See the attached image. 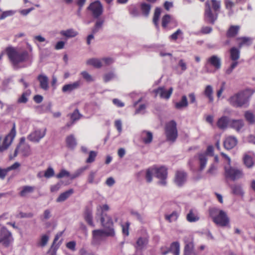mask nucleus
Listing matches in <instances>:
<instances>
[{"mask_svg": "<svg viewBox=\"0 0 255 255\" xmlns=\"http://www.w3.org/2000/svg\"><path fill=\"white\" fill-rule=\"evenodd\" d=\"M210 215L214 222L221 227H227L229 224V219L226 213L218 209H213L210 211Z\"/></svg>", "mask_w": 255, "mask_h": 255, "instance_id": "obj_3", "label": "nucleus"}, {"mask_svg": "<svg viewBox=\"0 0 255 255\" xmlns=\"http://www.w3.org/2000/svg\"><path fill=\"white\" fill-rule=\"evenodd\" d=\"M238 143V139L233 136H229L226 138L224 142V145L227 149L234 148Z\"/></svg>", "mask_w": 255, "mask_h": 255, "instance_id": "obj_19", "label": "nucleus"}, {"mask_svg": "<svg viewBox=\"0 0 255 255\" xmlns=\"http://www.w3.org/2000/svg\"><path fill=\"white\" fill-rule=\"evenodd\" d=\"M88 8L92 11L95 18H98L103 13V6L99 1L92 3Z\"/></svg>", "mask_w": 255, "mask_h": 255, "instance_id": "obj_13", "label": "nucleus"}, {"mask_svg": "<svg viewBox=\"0 0 255 255\" xmlns=\"http://www.w3.org/2000/svg\"><path fill=\"white\" fill-rule=\"evenodd\" d=\"M151 5L149 4L143 3L141 4V9L145 16H147L150 12Z\"/></svg>", "mask_w": 255, "mask_h": 255, "instance_id": "obj_43", "label": "nucleus"}, {"mask_svg": "<svg viewBox=\"0 0 255 255\" xmlns=\"http://www.w3.org/2000/svg\"><path fill=\"white\" fill-rule=\"evenodd\" d=\"M100 222L102 229L106 232L107 236L114 237L115 236V231L114 228V222L112 217L107 214H103L100 217Z\"/></svg>", "mask_w": 255, "mask_h": 255, "instance_id": "obj_4", "label": "nucleus"}, {"mask_svg": "<svg viewBox=\"0 0 255 255\" xmlns=\"http://www.w3.org/2000/svg\"><path fill=\"white\" fill-rule=\"evenodd\" d=\"M185 246L184 248V255H191V243L190 242H188L185 240L184 241Z\"/></svg>", "mask_w": 255, "mask_h": 255, "instance_id": "obj_49", "label": "nucleus"}, {"mask_svg": "<svg viewBox=\"0 0 255 255\" xmlns=\"http://www.w3.org/2000/svg\"><path fill=\"white\" fill-rule=\"evenodd\" d=\"M170 16L169 15L166 14L163 16L162 19V25L164 27H166L167 24L170 21Z\"/></svg>", "mask_w": 255, "mask_h": 255, "instance_id": "obj_62", "label": "nucleus"}, {"mask_svg": "<svg viewBox=\"0 0 255 255\" xmlns=\"http://www.w3.org/2000/svg\"><path fill=\"white\" fill-rule=\"evenodd\" d=\"M87 64L92 65L95 68H100L103 66L101 59L91 58L88 59L86 62Z\"/></svg>", "mask_w": 255, "mask_h": 255, "instance_id": "obj_30", "label": "nucleus"}, {"mask_svg": "<svg viewBox=\"0 0 255 255\" xmlns=\"http://www.w3.org/2000/svg\"><path fill=\"white\" fill-rule=\"evenodd\" d=\"M5 51L9 59L13 64L22 62L28 58V54L26 50L9 47H7Z\"/></svg>", "mask_w": 255, "mask_h": 255, "instance_id": "obj_2", "label": "nucleus"}, {"mask_svg": "<svg viewBox=\"0 0 255 255\" xmlns=\"http://www.w3.org/2000/svg\"><path fill=\"white\" fill-rule=\"evenodd\" d=\"M141 137L143 142L145 144L151 142L153 138L152 133L148 131H143L141 133Z\"/></svg>", "mask_w": 255, "mask_h": 255, "instance_id": "obj_28", "label": "nucleus"}, {"mask_svg": "<svg viewBox=\"0 0 255 255\" xmlns=\"http://www.w3.org/2000/svg\"><path fill=\"white\" fill-rule=\"evenodd\" d=\"M104 237H107V234L102 229L93 230L92 231V244L95 246L100 245Z\"/></svg>", "mask_w": 255, "mask_h": 255, "instance_id": "obj_12", "label": "nucleus"}, {"mask_svg": "<svg viewBox=\"0 0 255 255\" xmlns=\"http://www.w3.org/2000/svg\"><path fill=\"white\" fill-rule=\"evenodd\" d=\"M148 243L146 238L139 237L137 239L134 248L136 251H141L145 249Z\"/></svg>", "mask_w": 255, "mask_h": 255, "instance_id": "obj_22", "label": "nucleus"}, {"mask_svg": "<svg viewBox=\"0 0 255 255\" xmlns=\"http://www.w3.org/2000/svg\"><path fill=\"white\" fill-rule=\"evenodd\" d=\"M15 13V11L12 10L3 11L0 16V19H3L7 16H11Z\"/></svg>", "mask_w": 255, "mask_h": 255, "instance_id": "obj_53", "label": "nucleus"}, {"mask_svg": "<svg viewBox=\"0 0 255 255\" xmlns=\"http://www.w3.org/2000/svg\"><path fill=\"white\" fill-rule=\"evenodd\" d=\"M230 127L237 132H241L244 128L245 124L242 119L232 120L230 123Z\"/></svg>", "mask_w": 255, "mask_h": 255, "instance_id": "obj_18", "label": "nucleus"}, {"mask_svg": "<svg viewBox=\"0 0 255 255\" xmlns=\"http://www.w3.org/2000/svg\"><path fill=\"white\" fill-rule=\"evenodd\" d=\"M54 174V171L53 169L49 167L47 168V169L45 171L44 176L45 177L47 178H50L52 177Z\"/></svg>", "mask_w": 255, "mask_h": 255, "instance_id": "obj_57", "label": "nucleus"}, {"mask_svg": "<svg viewBox=\"0 0 255 255\" xmlns=\"http://www.w3.org/2000/svg\"><path fill=\"white\" fill-rule=\"evenodd\" d=\"M130 225V223L128 222H127L125 225H123L122 226V232L124 234H125L126 236H128L129 235V227Z\"/></svg>", "mask_w": 255, "mask_h": 255, "instance_id": "obj_60", "label": "nucleus"}, {"mask_svg": "<svg viewBox=\"0 0 255 255\" xmlns=\"http://www.w3.org/2000/svg\"><path fill=\"white\" fill-rule=\"evenodd\" d=\"M115 74L114 72H110L105 74L103 76L104 81L105 82H108L109 81L113 79L115 77Z\"/></svg>", "mask_w": 255, "mask_h": 255, "instance_id": "obj_55", "label": "nucleus"}, {"mask_svg": "<svg viewBox=\"0 0 255 255\" xmlns=\"http://www.w3.org/2000/svg\"><path fill=\"white\" fill-rule=\"evenodd\" d=\"M165 133L167 141L173 142L176 139L178 136V132L176 128V123L174 121H171L166 124L165 126Z\"/></svg>", "mask_w": 255, "mask_h": 255, "instance_id": "obj_7", "label": "nucleus"}, {"mask_svg": "<svg viewBox=\"0 0 255 255\" xmlns=\"http://www.w3.org/2000/svg\"><path fill=\"white\" fill-rule=\"evenodd\" d=\"M173 88L170 87L168 90L165 89L164 87H160L153 90L155 96L159 95L160 98L168 100L170 98L172 92Z\"/></svg>", "mask_w": 255, "mask_h": 255, "instance_id": "obj_14", "label": "nucleus"}, {"mask_svg": "<svg viewBox=\"0 0 255 255\" xmlns=\"http://www.w3.org/2000/svg\"><path fill=\"white\" fill-rule=\"evenodd\" d=\"M81 116V115L79 113V111L77 109H76L71 115V119L73 121V122H74L75 121L79 120Z\"/></svg>", "mask_w": 255, "mask_h": 255, "instance_id": "obj_56", "label": "nucleus"}, {"mask_svg": "<svg viewBox=\"0 0 255 255\" xmlns=\"http://www.w3.org/2000/svg\"><path fill=\"white\" fill-rule=\"evenodd\" d=\"M97 155V153L94 151H91L89 152V157L86 160L87 163H92L94 161L95 157Z\"/></svg>", "mask_w": 255, "mask_h": 255, "instance_id": "obj_51", "label": "nucleus"}, {"mask_svg": "<svg viewBox=\"0 0 255 255\" xmlns=\"http://www.w3.org/2000/svg\"><path fill=\"white\" fill-rule=\"evenodd\" d=\"M60 34L69 38L75 37L78 35V33L73 29L71 28L66 30H62L60 32Z\"/></svg>", "mask_w": 255, "mask_h": 255, "instance_id": "obj_32", "label": "nucleus"}, {"mask_svg": "<svg viewBox=\"0 0 255 255\" xmlns=\"http://www.w3.org/2000/svg\"><path fill=\"white\" fill-rule=\"evenodd\" d=\"M83 78L88 82H92L94 81V78L87 71H84L81 73Z\"/></svg>", "mask_w": 255, "mask_h": 255, "instance_id": "obj_47", "label": "nucleus"}, {"mask_svg": "<svg viewBox=\"0 0 255 255\" xmlns=\"http://www.w3.org/2000/svg\"><path fill=\"white\" fill-rule=\"evenodd\" d=\"M206 7L205 12V18L209 22L214 23L217 19V14L216 12H212L209 1L206 2Z\"/></svg>", "mask_w": 255, "mask_h": 255, "instance_id": "obj_17", "label": "nucleus"}, {"mask_svg": "<svg viewBox=\"0 0 255 255\" xmlns=\"http://www.w3.org/2000/svg\"><path fill=\"white\" fill-rule=\"evenodd\" d=\"M105 20L103 19L98 18L95 22L94 27L92 28V33L95 34L102 29Z\"/></svg>", "mask_w": 255, "mask_h": 255, "instance_id": "obj_34", "label": "nucleus"}, {"mask_svg": "<svg viewBox=\"0 0 255 255\" xmlns=\"http://www.w3.org/2000/svg\"><path fill=\"white\" fill-rule=\"evenodd\" d=\"M110 209V207L107 204H104L103 205H99L97 207V216H99L100 217L102 216L103 214H105V211H108Z\"/></svg>", "mask_w": 255, "mask_h": 255, "instance_id": "obj_38", "label": "nucleus"}, {"mask_svg": "<svg viewBox=\"0 0 255 255\" xmlns=\"http://www.w3.org/2000/svg\"><path fill=\"white\" fill-rule=\"evenodd\" d=\"M71 175V174H70L69 172L63 169H62L58 174H57L56 177L58 178H62L64 177H69L70 178Z\"/></svg>", "mask_w": 255, "mask_h": 255, "instance_id": "obj_52", "label": "nucleus"}, {"mask_svg": "<svg viewBox=\"0 0 255 255\" xmlns=\"http://www.w3.org/2000/svg\"><path fill=\"white\" fill-rule=\"evenodd\" d=\"M101 60L103 66L110 65L114 62L113 59L110 57L103 58Z\"/></svg>", "mask_w": 255, "mask_h": 255, "instance_id": "obj_58", "label": "nucleus"}, {"mask_svg": "<svg viewBox=\"0 0 255 255\" xmlns=\"http://www.w3.org/2000/svg\"><path fill=\"white\" fill-rule=\"evenodd\" d=\"M204 93L205 96L208 99L209 102L212 103L214 101L213 89L212 86L211 85L206 86Z\"/></svg>", "mask_w": 255, "mask_h": 255, "instance_id": "obj_29", "label": "nucleus"}, {"mask_svg": "<svg viewBox=\"0 0 255 255\" xmlns=\"http://www.w3.org/2000/svg\"><path fill=\"white\" fill-rule=\"evenodd\" d=\"M254 93V91L252 89H244L231 95L228 101L235 108L247 107L249 105L250 99Z\"/></svg>", "mask_w": 255, "mask_h": 255, "instance_id": "obj_1", "label": "nucleus"}, {"mask_svg": "<svg viewBox=\"0 0 255 255\" xmlns=\"http://www.w3.org/2000/svg\"><path fill=\"white\" fill-rule=\"evenodd\" d=\"M239 27L238 26H232L229 29L227 34L229 37L235 36L238 33Z\"/></svg>", "mask_w": 255, "mask_h": 255, "instance_id": "obj_45", "label": "nucleus"}, {"mask_svg": "<svg viewBox=\"0 0 255 255\" xmlns=\"http://www.w3.org/2000/svg\"><path fill=\"white\" fill-rule=\"evenodd\" d=\"M84 218L89 225L93 227H95V224L93 221L92 211L89 209H87L84 213Z\"/></svg>", "mask_w": 255, "mask_h": 255, "instance_id": "obj_25", "label": "nucleus"}, {"mask_svg": "<svg viewBox=\"0 0 255 255\" xmlns=\"http://www.w3.org/2000/svg\"><path fill=\"white\" fill-rule=\"evenodd\" d=\"M207 63L217 70L221 67V58L217 55H212L209 57L207 59Z\"/></svg>", "mask_w": 255, "mask_h": 255, "instance_id": "obj_20", "label": "nucleus"}, {"mask_svg": "<svg viewBox=\"0 0 255 255\" xmlns=\"http://www.w3.org/2000/svg\"><path fill=\"white\" fill-rule=\"evenodd\" d=\"M82 85V81L80 80H77L73 83L64 85L62 88V91L64 93H70L79 89Z\"/></svg>", "mask_w": 255, "mask_h": 255, "instance_id": "obj_15", "label": "nucleus"}, {"mask_svg": "<svg viewBox=\"0 0 255 255\" xmlns=\"http://www.w3.org/2000/svg\"><path fill=\"white\" fill-rule=\"evenodd\" d=\"M230 57L233 61H237L240 58V51L233 47L230 50Z\"/></svg>", "mask_w": 255, "mask_h": 255, "instance_id": "obj_40", "label": "nucleus"}, {"mask_svg": "<svg viewBox=\"0 0 255 255\" xmlns=\"http://www.w3.org/2000/svg\"><path fill=\"white\" fill-rule=\"evenodd\" d=\"M76 242L71 241V242H68L66 244V246L68 249L70 250L71 251H75L76 250Z\"/></svg>", "mask_w": 255, "mask_h": 255, "instance_id": "obj_61", "label": "nucleus"}, {"mask_svg": "<svg viewBox=\"0 0 255 255\" xmlns=\"http://www.w3.org/2000/svg\"><path fill=\"white\" fill-rule=\"evenodd\" d=\"M226 88V83L223 82L219 90L217 91V97L218 99H223L224 96H222L223 92L225 91Z\"/></svg>", "mask_w": 255, "mask_h": 255, "instance_id": "obj_48", "label": "nucleus"}, {"mask_svg": "<svg viewBox=\"0 0 255 255\" xmlns=\"http://www.w3.org/2000/svg\"><path fill=\"white\" fill-rule=\"evenodd\" d=\"M13 241V238L10 232L5 227L0 229V244L4 247H8Z\"/></svg>", "mask_w": 255, "mask_h": 255, "instance_id": "obj_10", "label": "nucleus"}, {"mask_svg": "<svg viewBox=\"0 0 255 255\" xmlns=\"http://www.w3.org/2000/svg\"><path fill=\"white\" fill-rule=\"evenodd\" d=\"M155 176L159 180L158 183L162 186L166 184V178L167 177V168L165 166L154 167L152 168Z\"/></svg>", "mask_w": 255, "mask_h": 255, "instance_id": "obj_9", "label": "nucleus"}, {"mask_svg": "<svg viewBox=\"0 0 255 255\" xmlns=\"http://www.w3.org/2000/svg\"><path fill=\"white\" fill-rule=\"evenodd\" d=\"M97 171H91L87 177V181L89 184H98L99 180L96 179Z\"/></svg>", "mask_w": 255, "mask_h": 255, "instance_id": "obj_35", "label": "nucleus"}, {"mask_svg": "<svg viewBox=\"0 0 255 255\" xmlns=\"http://www.w3.org/2000/svg\"><path fill=\"white\" fill-rule=\"evenodd\" d=\"M243 162L244 165L249 169L252 168L255 164V160L251 155L245 153L243 156Z\"/></svg>", "mask_w": 255, "mask_h": 255, "instance_id": "obj_21", "label": "nucleus"}, {"mask_svg": "<svg viewBox=\"0 0 255 255\" xmlns=\"http://www.w3.org/2000/svg\"><path fill=\"white\" fill-rule=\"evenodd\" d=\"M87 169V166L82 167L77 169L74 173L71 175L70 179H74L78 177Z\"/></svg>", "mask_w": 255, "mask_h": 255, "instance_id": "obj_41", "label": "nucleus"}, {"mask_svg": "<svg viewBox=\"0 0 255 255\" xmlns=\"http://www.w3.org/2000/svg\"><path fill=\"white\" fill-rule=\"evenodd\" d=\"M153 173V172L152 169H148L146 170L145 178H146V180L147 182H151L152 181V175Z\"/></svg>", "mask_w": 255, "mask_h": 255, "instance_id": "obj_59", "label": "nucleus"}, {"mask_svg": "<svg viewBox=\"0 0 255 255\" xmlns=\"http://www.w3.org/2000/svg\"><path fill=\"white\" fill-rule=\"evenodd\" d=\"M240 47L251 43V39L249 38L242 37L238 39Z\"/></svg>", "mask_w": 255, "mask_h": 255, "instance_id": "obj_46", "label": "nucleus"}, {"mask_svg": "<svg viewBox=\"0 0 255 255\" xmlns=\"http://www.w3.org/2000/svg\"><path fill=\"white\" fill-rule=\"evenodd\" d=\"M187 180V174L182 170L177 171L175 173L174 182L179 186L184 184Z\"/></svg>", "mask_w": 255, "mask_h": 255, "instance_id": "obj_16", "label": "nucleus"}, {"mask_svg": "<svg viewBox=\"0 0 255 255\" xmlns=\"http://www.w3.org/2000/svg\"><path fill=\"white\" fill-rule=\"evenodd\" d=\"M74 190L73 189H70L68 190L61 193L59 197L56 199L57 202H62L67 199L73 193Z\"/></svg>", "mask_w": 255, "mask_h": 255, "instance_id": "obj_27", "label": "nucleus"}, {"mask_svg": "<svg viewBox=\"0 0 255 255\" xmlns=\"http://www.w3.org/2000/svg\"><path fill=\"white\" fill-rule=\"evenodd\" d=\"M229 123V118L227 116H222L218 120L217 126L220 129L224 130L228 128Z\"/></svg>", "mask_w": 255, "mask_h": 255, "instance_id": "obj_23", "label": "nucleus"}, {"mask_svg": "<svg viewBox=\"0 0 255 255\" xmlns=\"http://www.w3.org/2000/svg\"><path fill=\"white\" fill-rule=\"evenodd\" d=\"M211 3L215 11L218 10L220 8V2L219 1L211 0Z\"/></svg>", "mask_w": 255, "mask_h": 255, "instance_id": "obj_64", "label": "nucleus"}, {"mask_svg": "<svg viewBox=\"0 0 255 255\" xmlns=\"http://www.w3.org/2000/svg\"><path fill=\"white\" fill-rule=\"evenodd\" d=\"M244 118L246 121L251 125L255 124V115L254 113L251 110H247L244 112Z\"/></svg>", "mask_w": 255, "mask_h": 255, "instance_id": "obj_26", "label": "nucleus"}, {"mask_svg": "<svg viewBox=\"0 0 255 255\" xmlns=\"http://www.w3.org/2000/svg\"><path fill=\"white\" fill-rule=\"evenodd\" d=\"M188 106V101L185 96L182 97L180 101L175 104V108L177 110H182Z\"/></svg>", "mask_w": 255, "mask_h": 255, "instance_id": "obj_33", "label": "nucleus"}, {"mask_svg": "<svg viewBox=\"0 0 255 255\" xmlns=\"http://www.w3.org/2000/svg\"><path fill=\"white\" fill-rule=\"evenodd\" d=\"M224 175L228 179L235 181L244 177V174L242 169L230 166L224 167Z\"/></svg>", "mask_w": 255, "mask_h": 255, "instance_id": "obj_6", "label": "nucleus"}, {"mask_svg": "<svg viewBox=\"0 0 255 255\" xmlns=\"http://www.w3.org/2000/svg\"><path fill=\"white\" fill-rule=\"evenodd\" d=\"M37 79L40 83V87L44 90L48 89V78L43 74H40L37 77Z\"/></svg>", "mask_w": 255, "mask_h": 255, "instance_id": "obj_24", "label": "nucleus"}, {"mask_svg": "<svg viewBox=\"0 0 255 255\" xmlns=\"http://www.w3.org/2000/svg\"><path fill=\"white\" fill-rule=\"evenodd\" d=\"M66 142L67 146L71 149H74L77 145L76 138L73 134H71L66 137Z\"/></svg>", "mask_w": 255, "mask_h": 255, "instance_id": "obj_31", "label": "nucleus"}, {"mask_svg": "<svg viewBox=\"0 0 255 255\" xmlns=\"http://www.w3.org/2000/svg\"><path fill=\"white\" fill-rule=\"evenodd\" d=\"M161 12V10L159 8H156L154 14V17L153 19V21L154 24L157 26V21L158 20L160 14Z\"/></svg>", "mask_w": 255, "mask_h": 255, "instance_id": "obj_50", "label": "nucleus"}, {"mask_svg": "<svg viewBox=\"0 0 255 255\" xmlns=\"http://www.w3.org/2000/svg\"><path fill=\"white\" fill-rule=\"evenodd\" d=\"M182 35V32L180 29H178L169 36V39L172 40H176L180 36Z\"/></svg>", "mask_w": 255, "mask_h": 255, "instance_id": "obj_54", "label": "nucleus"}, {"mask_svg": "<svg viewBox=\"0 0 255 255\" xmlns=\"http://www.w3.org/2000/svg\"><path fill=\"white\" fill-rule=\"evenodd\" d=\"M34 187L30 186H24L22 187L21 191L19 193V195L21 197H25L28 194L32 193L34 191Z\"/></svg>", "mask_w": 255, "mask_h": 255, "instance_id": "obj_36", "label": "nucleus"}, {"mask_svg": "<svg viewBox=\"0 0 255 255\" xmlns=\"http://www.w3.org/2000/svg\"><path fill=\"white\" fill-rule=\"evenodd\" d=\"M170 252L174 255H179L180 245L178 242H174L171 244L170 247Z\"/></svg>", "mask_w": 255, "mask_h": 255, "instance_id": "obj_37", "label": "nucleus"}, {"mask_svg": "<svg viewBox=\"0 0 255 255\" xmlns=\"http://www.w3.org/2000/svg\"><path fill=\"white\" fill-rule=\"evenodd\" d=\"M49 236L47 235H43L41 236L39 241L37 243V246L38 247H41V248H43L44 247H45L48 241H49Z\"/></svg>", "mask_w": 255, "mask_h": 255, "instance_id": "obj_39", "label": "nucleus"}, {"mask_svg": "<svg viewBox=\"0 0 255 255\" xmlns=\"http://www.w3.org/2000/svg\"><path fill=\"white\" fill-rule=\"evenodd\" d=\"M115 126L119 133L122 131V122L121 120H117L115 121Z\"/></svg>", "mask_w": 255, "mask_h": 255, "instance_id": "obj_63", "label": "nucleus"}, {"mask_svg": "<svg viewBox=\"0 0 255 255\" xmlns=\"http://www.w3.org/2000/svg\"><path fill=\"white\" fill-rule=\"evenodd\" d=\"M18 154H21L24 157H28L31 154L30 146L26 142L25 137L24 136L20 138L19 143L14 150L13 156H10V158H14Z\"/></svg>", "mask_w": 255, "mask_h": 255, "instance_id": "obj_5", "label": "nucleus"}, {"mask_svg": "<svg viewBox=\"0 0 255 255\" xmlns=\"http://www.w3.org/2000/svg\"><path fill=\"white\" fill-rule=\"evenodd\" d=\"M178 214L177 212L174 211L171 214L166 215L165 219L169 222H172L176 221L178 218Z\"/></svg>", "mask_w": 255, "mask_h": 255, "instance_id": "obj_44", "label": "nucleus"}, {"mask_svg": "<svg viewBox=\"0 0 255 255\" xmlns=\"http://www.w3.org/2000/svg\"><path fill=\"white\" fill-rule=\"evenodd\" d=\"M214 155V147L212 145H208L206 151L199 153L197 158L199 163L200 170H203L206 167L207 162V157Z\"/></svg>", "mask_w": 255, "mask_h": 255, "instance_id": "obj_8", "label": "nucleus"}, {"mask_svg": "<svg viewBox=\"0 0 255 255\" xmlns=\"http://www.w3.org/2000/svg\"><path fill=\"white\" fill-rule=\"evenodd\" d=\"M46 129H37L30 132L27 136V139L32 142L38 143L46 134Z\"/></svg>", "mask_w": 255, "mask_h": 255, "instance_id": "obj_11", "label": "nucleus"}, {"mask_svg": "<svg viewBox=\"0 0 255 255\" xmlns=\"http://www.w3.org/2000/svg\"><path fill=\"white\" fill-rule=\"evenodd\" d=\"M30 92L29 90L24 92L20 97L17 100L18 103H26L28 101V97L30 95Z\"/></svg>", "mask_w": 255, "mask_h": 255, "instance_id": "obj_42", "label": "nucleus"}]
</instances>
